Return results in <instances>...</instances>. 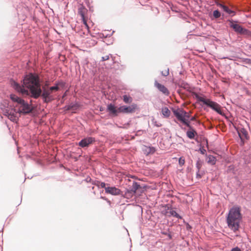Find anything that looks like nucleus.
<instances>
[{
	"label": "nucleus",
	"mask_w": 251,
	"mask_h": 251,
	"mask_svg": "<svg viewBox=\"0 0 251 251\" xmlns=\"http://www.w3.org/2000/svg\"><path fill=\"white\" fill-rule=\"evenodd\" d=\"M82 16V20H83V24H84V25H85L86 27L88 29L89 28V26L87 24V21L85 19V18H84V16L83 14H82L81 15Z\"/></svg>",
	"instance_id": "obj_32"
},
{
	"label": "nucleus",
	"mask_w": 251,
	"mask_h": 251,
	"mask_svg": "<svg viewBox=\"0 0 251 251\" xmlns=\"http://www.w3.org/2000/svg\"><path fill=\"white\" fill-rule=\"evenodd\" d=\"M96 139L93 137H86L81 139L78 143V145L81 148L88 147L90 145L95 142Z\"/></svg>",
	"instance_id": "obj_8"
},
{
	"label": "nucleus",
	"mask_w": 251,
	"mask_h": 251,
	"mask_svg": "<svg viewBox=\"0 0 251 251\" xmlns=\"http://www.w3.org/2000/svg\"><path fill=\"white\" fill-rule=\"evenodd\" d=\"M86 180L87 182H91L92 183V180H93L90 177L86 178Z\"/></svg>",
	"instance_id": "obj_40"
},
{
	"label": "nucleus",
	"mask_w": 251,
	"mask_h": 251,
	"mask_svg": "<svg viewBox=\"0 0 251 251\" xmlns=\"http://www.w3.org/2000/svg\"><path fill=\"white\" fill-rule=\"evenodd\" d=\"M139 188H141L140 184L136 182H133L132 186L130 187L129 191H128V192L126 193V195H128L129 196L130 194H134L136 193V191Z\"/></svg>",
	"instance_id": "obj_13"
},
{
	"label": "nucleus",
	"mask_w": 251,
	"mask_h": 251,
	"mask_svg": "<svg viewBox=\"0 0 251 251\" xmlns=\"http://www.w3.org/2000/svg\"><path fill=\"white\" fill-rule=\"evenodd\" d=\"M92 184L96 186H98L99 188H100V181H99V180H92Z\"/></svg>",
	"instance_id": "obj_29"
},
{
	"label": "nucleus",
	"mask_w": 251,
	"mask_h": 251,
	"mask_svg": "<svg viewBox=\"0 0 251 251\" xmlns=\"http://www.w3.org/2000/svg\"><path fill=\"white\" fill-rule=\"evenodd\" d=\"M18 111H16V109H8L6 110L5 115L7 116L9 119L12 122H16L19 119V116L20 115Z\"/></svg>",
	"instance_id": "obj_7"
},
{
	"label": "nucleus",
	"mask_w": 251,
	"mask_h": 251,
	"mask_svg": "<svg viewBox=\"0 0 251 251\" xmlns=\"http://www.w3.org/2000/svg\"><path fill=\"white\" fill-rule=\"evenodd\" d=\"M174 115L179 121L181 122L183 124L187 126L189 128V129L193 128L190 125V122L184 119V117L179 114L176 111H174Z\"/></svg>",
	"instance_id": "obj_10"
},
{
	"label": "nucleus",
	"mask_w": 251,
	"mask_h": 251,
	"mask_svg": "<svg viewBox=\"0 0 251 251\" xmlns=\"http://www.w3.org/2000/svg\"><path fill=\"white\" fill-rule=\"evenodd\" d=\"M166 214L169 217L173 216L178 219H182V217L180 216L175 210H173V208H168L166 211Z\"/></svg>",
	"instance_id": "obj_14"
},
{
	"label": "nucleus",
	"mask_w": 251,
	"mask_h": 251,
	"mask_svg": "<svg viewBox=\"0 0 251 251\" xmlns=\"http://www.w3.org/2000/svg\"><path fill=\"white\" fill-rule=\"evenodd\" d=\"M208 163L211 164L212 165L215 164L216 162V159L215 157H214L213 155H209L208 157V160H207Z\"/></svg>",
	"instance_id": "obj_22"
},
{
	"label": "nucleus",
	"mask_w": 251,
	"mask_h": 251,
	"mask_svg": "<svg viewBox=\"0 0 251 251\" xmlns=\"http://www.w3.org/2000/svg\"><path fill=\"white\" fill-rule=\"evenodd\" d=\"M239 134L243 138L244 137L245 139L248 140L249 138L248 132L244 128H242L239 131H238V134L239 135Z\"/></svg>",
	"instance_id": "obj_18"
},
{
	"label": "nucleus",
	"mask_w": 251,
	"mask_h": 251,
	"mask_svg": "<svg viewBox=\"0 0 251 251\" xmlns=\"http://www.w3.org/2000/svg\"><path fill=\"white\" fill-rule=\"evenodd\" d=\"M195 120H196V118L194 116L191 118V121H194Z\"/></svg>",
	"instance_id": "obj_42"
},
{
	"label": "nucleus",
	"mask_w": 251,
	"mask_h": 251,
	"mask_svg": "<svg viewBox=\"0 0 251 251\" xmlns=\"http://www.w3.org/2000/svg\"><path fill=\"white\" fill-rule=\"evenodd\" d=\"M200 151L202 154H204L206 152V150L203 148H200Z\"/></svg>",
	"instance_id": "obj_37"
},
{
	"label": "nucleus",
	"mask_w": 251,
	"mask_h": 251,
	"mask_svg": "<svg viewBox=\"0 0 251 251\" xmlns=\"http://www.w3.org/2000/svg\"><path fill=\"white\" fill-rule=\"evenodd\" d=\"M105 193L112 195H118L120 194L121 190L115 187H107L105 188Z\"/></svg>",
	"instance_id": "obj_12"
},
{
	"label": "nucleus",
	"mask_w": 251,
	"mask_h": 251,
	"mask_svg": "<svg viewBox=\"0 0 251 251\" xmlns=\"http://www.w3.org/2000/svg\"><path fill=\"white\" fill-rule=\"evenodd\" d=\"M169 237L171 239V238H172L171 235H169Z\"/></svg>",
	"instance_id": "obj_46"
},
{
	"label": "nucleus",
	"mask_w": 251,
	"mask_h": 251,
	"mask_svg": "<svg viewBox=\"0 0 251 251\" xmlns=\"http://www.w3.org/2000/svg\"><path fill=\"white\" fill-rule=\"evenodd\" d=\"M110 56L112 57V55L110 54L108 55H105L104 56H102L101 57V60L102 61H104L107 60H108L109 59Z\"/></svg>",
	"instance_id": "obj_30"
},
{
	"label": "nucleus",
	"mask_w": 251,
	"mask_h": 251,
	"mask_svg": "<svg viewBox=\"0 0 251 251\" xmlns=\"http://www.w3.org/2000/svg\"><path fill=\"white\" fill-rule=\"evenodd\" d=\"M191 228V226L189 225L188 224L187 226V229H189Z\"/></svg>",
	"instance_id": "obj_43"
},
{
	"label": "nucleus",
	"mask_w": 251,
	"mask_h": 251,
	"mask_svg": "<svg viewBox=\"0 0 251 251\" xmlns=\"http://www.w3.org/2000/svg\"><path fill=\"white\" fill-rule=\"evenodd\" d=\"M11 86L23 95H28L35 99L41 97L45 103H49L53 100L50 89L41 87L40 79L37 75L30 73L25 76L22 85L12 81Z\"/></svg>",
	"instance_id": "obj_1"
},
{
	"label": "nucleus",
	"mask_w": 251,
	"mask_h": 251,
	"mask_svg": "<svg viewBox=\"0 0 251 251\" xmlns=\"http://www.w3.org/2000/svg\"><path fill=\"white\" fill-rule=\"evenodd\" d=\"M135 105H131L130 106L123 105L120 106L117 109L116 106L110 103L107 105V110L109 112L110 114L114 117L117 116L118 113H131L135 111L136 109Z\"/></svg>",
	"instance_id": "obj_5"
},
{
	"label": "nucleus",
	"mask_w": 251,
	"mask_h": 251,
	"mask_svg": "<svg viewBox=\"0 0 251 251\" xmlns=\"http://www.w3.org/2000/svg\"><path fill=\"white\" fill-rule=\"evenodd\" d=\"M105 186H106V184L104 182L100 181V187L102 188H105L107 187Z\"/></svg>",
	"instance_id": "obj_34"
},
{
	"label": "nucleus",
	"mask_w": 251,
	"mask_h": 251,
	"mask_svg": "<svg viewBox=\"0 0 251 251\" xmlns=\"http://www.w3.org/2000/svg\"><path fill=\"white\" fill-rule=\"evenodd\" d=\"M231 251H241V249L238 247H235L233 248Z\"/></svg>",
	"instance_id": "obj_39"
},
{
	"label": "nucleus",
	"mask_w": 251,
	"mask_h": 251,
	"mask_svg": "<svg viewBox=\"0 0 251 251\" xmlns=\"http://www.w3.org/2000/svg\"><path fill=\"white\" fill-rule=\"evenodd\" d=\"M173 112L174 113V111H176L179 114H180L181 116H183L184 119H186V118H189L190 115L184 110L182 109L178 108L177 109H173Z\"/></svg>",
	"instance_id": "obj_17"
},
{
	"label": "nucleus",
	"mask_w": 251,
	"mask_h": 251,
	"mask_svg": "<svg viewBox=\"0 0 251 251\" xmlns=\"http://www.w3.org/2000/svg\"><path fill=\"white\" fill-rule=\"evenodd\" d=\"M161 112L164 118H168L171 114L170 111L167 107H162Z\"/></svg>",
	"instance_id": "obj_19"
},
{
	"label": "nucleus",
	"mask_w": 251,
	"mask_h": 251,
	"mask_svg": "<svg viewBox=\"0 0 251 251\" xmlns=\"http://www.w3.org/2000/svg\"><path fill=\"white\" fill-rule=\"evenodd\" d=\"M100 198H101V199H102L105 200H107V199H106V198H105V197H102V196H101V197H100Z\"/></svg>",
	"instance_id": "obj_44"
},
{
	"label": "nucleus",
	"mask_w": 251,
	"mask_h": 251,
	"mask_svg": "<svg viewBox=\"0 0 251 251\" xmlns=\"http://www.w3.org/2000/svg\"><path fill=\"white\" fill-rule=\"evenodd\" d=\"M239 137L240 139V140H241V143H240V145L241 146H243L245 144V141H244V140L243 139V138L240 136V134H239Z\"/></svg>",
	"instance_id": "obj_33"
},
{
	"label": "nucleus",
	"mask_w": 251,
	"mask_h": 251,
	"mask_svg": "<svg viewBox=\"0 0 251 251\" xmlns=\"http://www.w3.org/2000/svg\"><path fill=\"white\" fill-rule=\"evenodd\" d=\"M10 98L13 102L17 103L16 106L18 108L19 113H22L25 115L32 112L33 110L32 106L29 104L23 99L19 98L15 94H11Z\"/></svg>",
	"instance_id": "obj_4"
},
{
	"label": "nucleus",
	"mask_w": 251,
	"mask_h": 251,
	"mask_svg": "<svg viewBox=\"0 0 251 251\" xmlns=\"http://www.w3.org/2000/svg\"><path fill=\"white\" fill-rule=\"evenodd\" d=\"M179 165L181 166H183L185 163V159L183 157H180L178 160Z\"/></svg>",
	"instance_id": "obj_28"
},
{
	"label": "nucleus",
	"mask_w": 251,
	"mask_h": 251,
	"mask_svg": "<svg viewBox=\"0 0 251 251\" xmlns=\"http://www.w3.org/2000/svg\"><path fill=\"white\" fill-rule=\"evenodd\" d=\"M193 96L198 102H201L203 105L206 106L207 107L210 108L218 114L222 116H225V114L222 110V107L217 102L213 101L210 99L206 98L205 96H200L196 92H193Z\"/></svg>",
	"instance_id": "obj_3"
},
{
	"label": "nucleus",
	"mask_w": 251,
	"mask_h": 251,
	"mask_svg": "<svg viewBox=\"0 0 251 251\" xmlns=\"http://www.w3.org/2000/svg\"><path fill=\"white\" fill-rule=\"evenodd\" d=\"M242 219L240 207L238 206H233L230 209L226 217L228 227L234 232H236L239 229Z\"/></svg>",
	"instance_id": "obj_2"
},
{
	"label": "nucleus",
	"mask_w": 251,
	"mask_h": 251,
	"mask_svg": "<svg viewBox=\"0 0 251 251\" xmlns=\"http://www.w3.org/2000/svg\"><path fill=\"white\" fill-rule=\"evenodd\" d=\"M154 85L159 91L165 95L168 96L169 95L170 93L169 90L164 85L158 83L157 81H155Z\"/></svg>",
	"instance_id": "obj_11"
},
{
	"label": "nucleus",
	"mask_w": 251,
	"mask_h": 251,
	"mask_svg": "<svg viewBox=\"0 0 251 251\" xmlns=\"http://www.w3.org/2000/svg\"><path fill=\"white\" fill-rule=\"evenodd\" d=\"M144 154L148 155L150 154H152L155 151V149L153 147L145 146L143 149Z\"/></svg>",
	"instance_id": "obj_15"
},
{
	"label": "nucleus",
	"mask_w": 251,
	"mask_h": 251,
	"mask_svg": "<svg viewBox=\"0 0 251 251\" xmlns=\"http://www.w3.org/2000/svg\"><path fill=\"white\" fill-rule=\"evenodd\" d=\"M56 84L58 86V87L64 88L65 86V82L62 80L58 81L56 82Z\"/></svg>",
	"instance_id": "obj_26"
},
{
	"label": "nucleus",
	"mask_w": 251,
	"mask_h": 251,
	"mask_svg": "<svg viewBox=\"0 0 251 251\" xmlns=\"http://www.w3.org/2000/svg\"><path fill=\"white\" fill-rule=\"evenodd\" d=\"M69 105L70 108V110H76L79 107V104L77 102L71 103Z\"/></svg>",
	"instance_id": "obj_21"
},
{
	"label": "nucleus",
	"mask_w": 251,
	"mask_h": 251,
	"mask_svg": "<svg viewBox=\"0 0 251 251\" xmlns=\"http://www.w3.org/2000/svg\"><path fill=\"white\" fill-rule=\"evenodd\" d=\"M154 125L157 127H160L162 126V124L160 123L157 122L156 121L154 122Z\"/></svg>",
	"instance_id": "obj_35"
},
{
	"label": "nucleus",
	"mask_w": 251,
	"mask_h": 251,
	"mask_svg": "<svg viewBox=\"0 0 251 251\" xmlns=\"http://www.w3.org/2000/svg\"><path fill=\"white\" fill-rule=\"evenodd\" d=\"M100 111H102L103 110V108L102 107H100Z\"/></svg>",
	"instance_id": "obj_45"
},
{
	"label": "nucleus",
	"mask_w": 251,
	"mask_h": 251,
	"mask_svg": "<svg viewBox=\"0 0 251 251\" xmlns=\"http://www.w3.org/2000/svg\"><path fill=\"white\" fill-rule=\"evenodd\" d=\"M187 136L190 139L194 138L195 135H197V132L193 128L189 129L186 132Z\"/></svg>",
	"instance_id": "obj_16"
},
{
	"label": "nucleus",
	"mask_w": 251,
	"mask_h": 251,
	"mask_svg": "<svg viewBox=\"0 0 251 251\" xmlns=\"http://www.w3.org/2000/svg\"><path fill=\"white\" fill-rule=\"evenodd\" d=\"M221 16V12L218 10H215L213 12V16L215 19H218Z\"/></svg>",
	"instance_id": "obj_24"
},
{
	"label": "nucleus",
	"mask_w": 251,
	"mask_h": 251,
	"mask_svg": "<svg viewBox=\"0 0 251 251\" xmlns=\"http://www.w3.org/2000/svg\"><path fill=\"white\" fill-rule=\"evenodd\" d=\"M227 22H229V27L232 28L237 34L247 37H251V31L237 24V21L229 19Z\"/></svg>",
	"instance_id": "obj_6"
},
{
	"label": "nucleus",
	"mask_w": 251,
	"mask_h": 251,
	"mask_svg": "<svg viewBox=\"0 0 251 251\" xmlns=\"http://www.w3.org/2000/svg\"><path fill=\"white\" fill-rule=\"evenodd\" d=\"M179 86L187 91H189L190 89V85L184 81H181L179 84Z\"/></svg>",
	"instance_id": "obj_20"
},
{
	"label": "nucleus",
	"mask_w": 251,
	"mask_h": 251,
	"mask_svg": "<svg viewBox=\"0 0 251 251\" xmlns=\"http://www.w3.org/2000/svg\"><path fill=\"white\" fill-rule=\"evenodd\" d=\"M196 177L197 178L200 179L201 177V175L200 174V171H197L196 173Z\"/></svg>",
	"instance_id": "obj_36"
},
{
	"label": "nucleus",
	"mask_w": 251,
	"mask_h": 251,
	"mask_svg": "<svg viewBox=\"0 0 251 251\" xmlns=\"http://www.w3.org/2000/svg\"><path fill=\"white\" fill-rule=\"evenodd\" d=\"M123 100L126 103H129L132 101V98L126 95L123 96Z\"/></svg>",
	"instance_id": "obj_23"
},
{
	"label": "nucleus",
	"mask_w": 251,
	"mask_h": 251,
	"mask_svg": "<svg viewBox=\"0 0 251 251\" xmlns=\"http://www.w3.org/2000/svg\"><path fill=\"white\" fill-rule=\"evenodd\" d=\"M67 96V92H65L62 96V99H64Z\"/></svg>",
	"instance_id": "obj_41"
},
{
	"label": "nucleus",
	"mask_w": 251,
	"mask_h": 251,
	"mask_svg": "<svg viewBox=\"0 0 251 251\" xmlns=\"http://www.w3.org/2000/svg\"><path fill=\"white\" fill-rule=\"evenodd\" d=\"M63 109H64V110L65 111H69L70 110V108L69 107V105H65L64 107H63Z\"/></svg>",
	"instance_id": "obj_38"
},
{
	"label": "nucleus",
	"mask_w": 251,
	"mask_h": 251,
	"mask_svg": "<svg viewBox=\"0 0 251 251\" xmlns=\"http://www.w3.org/2000/svg\"><path fill=\"white\" fill-rule=\"evenodd\" d=\"M215 3L218 6L221 8L224 12L227 14L229 16L232 17L236 15V12L235 10L230 9L228 6L225 4L218 1H216Z\"/></svg>",
	"instance_id": "obj_9"
},
{
	"label": "nucleus",
	"mask_w": 251,
	"mask_h": 251,
	"mask_svg": "<svg viewBox=\"0 0 251 251\" xmlns=\"http://www.w3.org/2000/svg\"><path fill=\"white\" fill-rule=\"evenodd\" d=\"M49 89L51 92L53 91H57L59 90L58 86H57L56 83H55L54 86L49 87Z\"/></svg>",
	"instance_id": "obj_25"
},
{
	"label": "nucleus",
	"mask_w": 251,
	"mask_h": 251,
	"mask_svg": "<svg viewBox=\"0 0 251 251\" xmlns=\"http://www.w3.org/2000/svg\"><path fill=\"white\" fill-rule=\"evenodd\" d=\"M202 166V163L200 160H198L196 163V168L197 169V171L200 170L201 167Z\"/></svg>",
	"instance_id": "obj_27"
},
{
	"label": "nucleus",
	"mask_w": 251,
	"mask_h": 251,
	"mask_svg": "<svg viewBox=\"0 0 251 251\" xmlns=\"http://www.w3.org/2000/svg\"><path fill=\"white\" fill-rule=\"evenodd\" d=\"M162 75L164 76H167L169 74V69L168 68L167 70L162 71L161 72Z\"/></svg>",
	"instance_id": "obj_31"
}]
</instances>
